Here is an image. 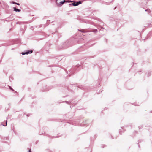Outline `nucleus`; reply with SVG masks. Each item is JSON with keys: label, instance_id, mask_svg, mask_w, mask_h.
Here are the masks:
<instances>
[{"label": "nucleus", "instance_id": "f257e3e1", "mask_svg": "<svg viewBox=\"0 0 152 152\" xmlns=\"http://www.w3.org/2000/svg\"><path fill=\"white\" fill-rule=\"evenodd\" d=\"M72 2L73 3H72L71 4H69V5H72L73 6H78V5L81 3V2L80 1H77L76 2H75L73 1V2Z\"/></svg>", "mask_w": 152, "mask_h": 152}, {"label": "nucleus", "instance_id": "f03ea898", "mask_svg": "<svg viewBox=\"0 0 152 152\" xmlns=\"http://www.w3.org/2000/svg\"><path fill=\"white\" fill-rule=\"evenodd\" d=\"M33 51L32 50H30V51H28L26 52V53H23V52H22L21 54L23 55H24L25 54H28L29 53H32V52Z\"/></svg>", "mask_w": 152, "mask_h": 152}, {"label": "nucleus", "instance_id": "7ed1b4c3", "mask_svg": "<svg viewBox=\"0 0 152 152\" xmlns=\"http://www.w3.org/2000/svg\"><path fill=\"white\" fill-rule=\"evenodd\" d=\"M64 1H61L59 2V5L60 6H61L64 3V2H66V1H64Z\"/></svg>", "mask_w": 152, "mask_h": 152}, {"label": "nucleus", "instance_id": "20e7f679", "mask_svg": "<svg viewBox=\"0 0 152 152\" xmlns=\"http://www.w3.org/2000/svg\"><path fill=\"white\" fill-rule=\"evenodd\" d=\"M13 9H14V11H16V12H20V10H19V9H17L16 8L14 7L13 8Z\"/></svg>", "mask_w": 152, "mask_h": 152}, {"label": "nucleus", "instance_id": "39448f33", "mask_svg": "<svg viewBox=\"0 0 152 152\" xmlns=\"http://www.w3.org/2000/svg\"><path fill=\"white\" fill-rule=\"evenodd\" d=\"M12 3L14 4H16L18 5H20V4L19 3H16L14 2H12Z\"/></svg>", "mask_w": 152, "mask_h": 152}, {"label": "nucleus", "instance_id": "423d86ee", "mask_svg": "<svg viewBox=\"0 0 152 152\" xmlns=\"http://www.w3.org/2000/svg\"><path fill=\"white\" fill-rule=\"evenodd\" d=\"M10 89L12 90V91H13V90L12 89V88L11 87H10Z\"/></svg>", "mask_w": 152, "mask_h": 152}, {"label": "nucleus", "instance_id": "0eeeda50", "mask_svg": "<svg viewBox=\"0 0 152 152\" xmlns=\"http://www.w3.org/2000/svg\"><path fill=\"white\" fill-rule=\"evenodd\" d=\"M7 125V121H6V125H3V126H6Z\"/></svg>", "mask_w": 152, "mask_h": 152}, {"label": "nucleus", "instance_id": "6e6552de", "mask_svg": "<svg viewBox=\"0 0 152 152\" xmlns=\"http://www.w3.org/2000/svg\"><path fill=\"white\" fill-rule=\"evenodd\" d=\"M68 2H73V1H69Z\"/></svg>", "mask_w": 152, "mask_h": 152}, {"label": "nucleus", "instance_id": "1a4fd4ad", "mask_svg": "<svg viewBox=\"0 0 152 152\" xmlns=\"http://www.w3.org/2000/svg\"><path fill=\"white\" fill-rule=\"evenodd\" d=\"M28 152H31V150L30 149L29 150Z\"/></svg>", "mask_w": 152, "mask_h": 152}, {"label": "nucleus", "instance_id": "9d476101", "mask_svg": "<svg viewBox=\"0 0 152 152\" xmlns=\"http://www.w3.org/2000/svg\"><path fill=\"white\" fill-rule=\"evenodd\" d=\"M78 30L80 31H81L82 32H83V31H82L81 30H79V29Z\"/></svg>", "mask_w": 152, "mask_h": 152}, {"label": "nucleus", "instance_id": "9b49d317", "mask_svg": "<svg viewBox=\"0 0 152 152\" xmlns=\"http://www.w3.org/2000/svg\"><path fill=\"white\" fill-rule=\"evenodd\" d=\"M116 7H115L114 8V10H115V9H116Z\"/></svg>", "mask_w": 152, "mask_h": 152}, {"label": "nucleus", "instance_id": "f8f14e48", "mask_svg": "<svg viewBox=\"0 0 152 152\" xmlns=\"http://www.w3.org/2000/svg\"><path fill=\"white\" fill-rule=\"evenodd\" d=\"M95 30V32L97 31V29H96V30Z\"/></svg>", "mask_w": 152, "mask_h": 152}]
</instances>
